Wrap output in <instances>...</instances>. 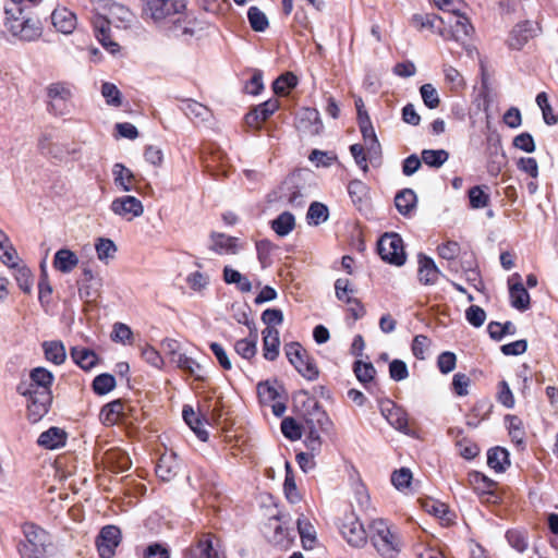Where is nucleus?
Masks as SVG:
<instances>
[{
    "label": "nucleus",
    "mask_w": 558,
    "mask_h": 558,
    "mask_svg": "<svg viewBox=\"0 0 558 558\" xmlns=\"http://www.w3.org/2000/svg\"><path fill=\"white\" fill-rule=\"evenodd\" d=\"M184 0H143V12L155 23H169L174 36L194 35L195 28L185 20Z\"/></svg>",
    "instance_id": "f257e3e1"
},
{
    "label": "nucleus",
    "mask_w": 558,
    "mask_h": 558,
    "mask_svg": "<svg viewBox=\"0 0 558 558\" xmlns=\"http://www.w3.org/2000/svg\"><path fill=\"white\" fill-rule=\"evenodd\" d=\"M23 8H5V25L9 32L24 41H33L40 37L39 22L23 15Z\"/></svg>",
    "instance_id": "f03ea898"
},
{
    "label": "nucleus",
    "mask_w": 558,
    "mask_h": 558,
    "mask_svg": "<svg viewBox=\"0 0 558 558\" xmlns=\"http://www.w3.org/2000/svg\"><path fill=\"white\" fill-rule=\"evenodd\" d=\"M25 542L19 545V553L22 558H39L46 551L49 544L48 533L34 523L23 525Z\"/></svg>",
    "instance_id": "7ed1b4c3"
},
{
    "label": "nucleus",
    "mask_w": 558,
    "mask_h": 558,
    "mask_svg": "<svg viewBox=\"0 0 558 558\" xmlns=\"http://www.w3.org/2000/svg\"><path fill=\"white\" fill-rule=\"evenodd\" d=\"M284 353L289 362L294 366L298 373L307 380H315L319 376V371L313 357L308 355L305 349L299 342H289L284 345Z\"/></svg>",
    "instance_id": "20e7f679"
},
{
    "label": "nucleus",
    "mask_w": 558,
    "mask_h": 558,
    "mask_svg": "<svg viewBox=\"0 0 558 558\" xmlns=\"http://www.w3.org/2000/svg\"><path fill=\"white\" fill-rule=\"evenodd\" d=\"M377 250L381 259L389 264L402 266L405 263L403 241L398 233H385L380 236Z\"/></svg>",
    "instance_id": "39448f33"
},
{
    "label": "nucleus",
    "mask_w": 558,
    "mask_h": 558,
    "mask_svg": "<svg viewBox=\"0 0 558 558\" xmlns=\"http://www.w3.org/2000/svg\"><path fill=\"white\" fill-rule=\"evenodd\" d=\"M53 380L54 376L50 371L38 366L31 371L28 383H21L17 386V392L21 396H27V393H52L51 386Z\"/></svg>",
    "instance_id": "423d86ee"
},
{
    "label": "nucleus",
    "mask_w": 558,
    "mask_h": 558,
    "mask_svg": "<svg viewBox=\"0 0 558 558\" xmlns=\"http://www.w3.org/2000/svg\"><path fill=\"white\" fill-rule=\"evenodd\" d=\"M340 532L343 538L353 547H362L366 544L367 534L364 525L355 513H347L342 519Z\"/></svg>",
    "instance_id": "0eeeda50"
},
{
    "label": "nucleus",
    "mask_w": 558,
    "mask_h": 558,
    "mask_svg": "<svg viewBox=\"0 0 558 558\" xmlns=\"http://www.w3.org/2000/svg\"><path fill=\"white\" fill-rule=\"evenodd\" d=\"M120 543V529L116 525L104 526L96 538V546L99 556L101 558H112L116 554V548Z\"/></svg>",
    "instance_id": "6e6552de"
},
{
    "label": "nucleus",
    "mask_w": 558,
    "mask_h": 558,
    "mask_svg": "<svg viewBox=\"0 0 558 558\" xmlns=\"http://www.w3.org/2000/svg\"><path fill=\"white\" fill-rule=\"evenodd\" d=\"M303 429L323 428L328 429L331 426L327 413L323 410L319 402L314 398H308L306 402V412L303 414Z\"/></svg>",
    "instance_id": "1a4fd4ad"
},
{
    "label": "nucleus",
    "mask_w": 558,
    "mask_h": 558,
    "mask_svg": "<svg viewBox=\"0 0 558 558\" xmlns=\"http://www.w3.org/2000/svg\"><path fill=\"white\" fill-rule=\"evenodd\" d=\"M110 209L114 215L125 218L128 221L141 217L144 214L142 202L131 195L114 198L111 202Z\"/></svg>",
    "instance_id": "9d476101"
},
{
    "label": "nucleus",
    "mask_w": 558,
    "mask_h": 558,
    "mask_svg": "<svg viewBox=\"0 0 558 558\" xmlns=\"http://www.w3.org/2000/svg\"><path fill=\"white\" fill-rule=\"evenodd\" d=\"M47 95L49 98L50 110L54 114H65L68 110V102L72 97L71 89L64 83H52L47 87Z\"/></svg>",
    "instance_id": "9b49d317"
},
{
    "label": "nucleus",
    "mask_w": 558,
    "mask_h": 558,
    "mask_svg": "<svg viewBox=\"0 0 558 558\" xmlns=\"http://www.w3.org/2000/svg\"><path fill=\"white\" fill-rule=\"evenodd\" d=\"M295 128L304 135H318L323 130V122L318 110L302 108L295 118Z\"/></svg>",
    "instance_id": "f8f14e48"
},
{
    "label": "nucleus",
    "mask_w": 558,
    "mask_h": 558,
    "mask_svg": "<svg viewBox=\"0 0 558 558\" xmlns=\"http://www.w3.org/2000/svg\"><path fill=\"white\" fill-rule=\"evenodd\" d=\"M536 35V27L531 21L518 23L510 32L507 45L512 50H521Z\"/></svg>",
    "instance_id": "ddd939ff"
},
{
    "label": "nucleus",
    "mask_w": 558,
    "mask_h": 558,
    "mask_svg": "<svg viewBox=\"0 0 558 558\" xmlns=\"http://www.w3.org/2000/svg\"><path fill=\"white\" fill-rule=\"evenodd\" d=\"M27 413L33 423L40 421L49 411L52 402V393H27Z\"/></svg>",
    "instance_id": "4468645a"
},
{
    "label": "nucleus",
    "mask_w": 558,
    "mask_h": 558,
    "mask_svg": "<svg viewBox=\"0 0 558 558\" xmlns=\"http://www.w3.org/2000/svg\"><path fill=\"white\" fill-rule=\"evenodd\" d=\"M102 279L95 275L90 268H83V278L80 283L78 294L85 301H94L100 294Z\"/></svg>",
    "instance_id": "2eb2a0df"
},
{
    "label": "nucleus",
    "mask_w": 558,
    "mask_h": 558,
    "mask_svg": "<svg viewBox=\"0 0 558 558\" xmlns=\"http://www.w3.org/2000/svg\"><path fill=\"white\" fill-rule=\"evenodd\" d=\"M380 412L392 427L409 434L408 416L403 409L397 407L391 400H386L380 404Z\"/></svg>",
    "instance_id": "dca6fc26"
},
{
    "label": "nucleus",
    "mask_w": 558,
    "mask_h": 558,
    "mask_svg": "<svg viewBox=\"0 0 558 558\" xmlns=\"http://www.w3.org/2000/svg\"><path fill=\"white\" fill-rule=\"evenodd\" d=\"M92 24L95 36L102 47L111 53L117 52L119 50V45L110 38V21L102 15L96 14L92 20Z\"/></svg>",
    "instance_id": "f3484780"
},
{
    "label": "nucleus",
    "mask_w": 558,
    "mask_h": 558,
    "mask_svg": "<svg viewBox=\"0 0 558 558\" xmlns=\"http://www.w3.org/2000/svg\"><path fill=\"white\" fill-rule=\"evenodd\" d=\"M184 422L202 441H207L208 433L205 428L207 420L203 413L196 412L192 405H184L182 411Z\"/></svg>",
    "instance_id": "a211bd4d"
},
{
    "label": "nucleus",
    "mask_w": 558,
    "mask_h": 558,
    "mask_svg": "<svg viewBox=\"0 0 558 558\" xmlns=\"http://www.w3.org/2000/svg\"><path fill=\"white\" fill-rule=\"evenodd\" d=\"M279 108L277 99H269L253 108L245 116V123L251 128H257L262 122L266 121Z\"/></svg>",
    "instance_id": "6ab92c4d"
},
{
    "label": "nucleus",
    "mask_w": 558,
    "mask_h": 558,
    "mask_svg": "<svg viewBox=\"0 0 558 558\" xmlns=\"http://www.w3.org/2000/svg\"><path fill=\"white\" fill-rule=\"evenodd\" d=\"M441 271L435 264L434 259L424 255L418 254V281L424 286H433L435 284L439 277L441 276Z\"/></svg>",
    "instance_id": "aec40b11"
},
{
    "label": "nucleus",
    "mask_w": 558,
    "mask_h": 558,
    "mask_svg": "<svg viewBox=\"0 0 558 558\" xmlns=\"http://www.w3.org/2000/svg\"><path fill=\"white\" fill-rule=\"evenodd\" d=\"M359 128L369 153L377 154L380 151V144L375 133L372 121L366 111L360 110Z\"/></svg>",
    "instance_id": "412c9836"
},
{
    "label": "nucleus",
    "mask_w": 558,
    "mask_h": 558,
    "mask_svg": "<svg viewBox=\"0 0 558 558\" xmlns=\"http://www.w3.org/2000/svg\"><path fill=\"white\" fill-rule=\"evenodd\" d=\"M179 470L180 463L173 452L162 454L156 464V474L163 482L171 481Z\"/></svg>",
    "instance_id": "4be33fe9"
},
{
    "label": "nucleus",
    "mask_w": 558,
    "mask_h": 558,
    "mask_svg": "<svg viewBox=\"0 0 558 558\" xmlns=\"http://www.w3.org/2000/svg\"><path fill=\"white\" fill-rule=\"evenodd\" d=\"M51 21L56 29L63 34H71L76 27V15L66 8L54 9Z\"/></svg>",
    "instance_id": "5701e85b"
},
{
    "label": "nucleus",
    "mask_w": 558,
    "mask_h": 558,
    "mask_svg": "<svg viewBox=\"0 0 558 558\" xmlns=\"http://www.w3.org/2000/svg\"><path fill=\"white\" fill-rule=\"evenodd\" d=\"M280 338L276 327L263 330V355L268 361H275L279 355Z\"/></svg>",
    "instance_id": "b1692460"
},
{
    "label": "nucleus",
    "mask_w": 558,
    "mask_h": 558,
    "mask_svg": "<svg viewBox=\"0 0 558 558\" xmlns=\"http://www.w3.org/2000/svg\"><path fill=\"white\" fill-rule=\"evenodd\" d=\"M239 239L223 233H211V251L218 254L234 255L239 252Z\"/></svg>",
    "instance_id": "393cba45"
},
{
    "label": "nucleus",
    "mask_w": 558,
    "mask_h": 558,
    "mask_svg": "<svg viewBox=\"0 0 558 558\" xmlns=\"http://www.w3.org/2000/svg\"><path fill=\"white\" fill-rule=\"evenodd\" d=\"M66 437L68 435L62 428L53 426L39 435L37 444L52 450L64 446Z\"/></svg>",
    "instance_id": "a878e982"
},
{
    "label": "nucleus",
    "mask_w": 558,
    "mask_h": 558,
    "mask_svg": "<svg viewBox=\"0 0 558 558\" xmlns=\"http://www.w3.org/2000/svg\"><path fill=\"white\" fill-rule=\"evenodd\" d=\"M113 182L122 192L132 191L135 181L134 173L123 163L117 162L112 168Z\"/></svg>",
    "instance_id": "bb28decb"
},
{
    "label": "nucleus",
    "mask_w": 558,
    "mask_h": 558,
    "mask_svg": "<svg viewBox=\"0 0 558 558\" xmlns=\"http://www.w3.org/2000/svg\"><path fill=\"white\" fill-rule=\"evenodd\" d=\"M257 340V328L253 327L251 328V332L247 338L240 339L234 343V350L243 359L251 360L256 355Z\"/></svg>",
    "instance_id": "cd10ccee"
},
{
    "label": "nucleus",
    "mask_w": 558,
    "mask_h": 558,
    "mask_svg": "<svg viewBox=\"0 0 558 558\" xmlns=\"http://www.w3.org/2000/svg\"><path fill=\"white\" fill-rule=\"evenodd\" d=\"M77 255L68 248L57 251L53 258V266L57 270L69 274L78 265Z\"/></svg>",
    "instance_id": "c85d7f7f"
},
{
    "label": "nucleus",
    "mask_w": 558,
    "mask_h": 558,
    "mask_svg": "<svg viewBox=\"0 0 558 558\" xmlns=\"http://www.w3.org/2000/svg\"><path fill=\"white\" fill-rule=\"evenodd\" d=\"M70 354L74 363L84 371L93 368L98 362L97 354L84 347H73Z\"/></svg>",
    "instance_id": "c756f323"
},
{
    "label": "nucleus",
    "mask_w": 558,
    "mask_h": 558,
    "mask_svg": "<svg viewBox=\"0 0 558 558\" xmlns=\"http://www.w3.org/2000/svg\"><path fill=\"white\" fill-rule=\"evenodd\" d=\"M181 109L196 125L206 123L209 109L205 105L195 100H185Z\"/></svg>",
    "instance_id": "7c9ffc66"
},
{
    "label": "nucleus",
    "mask_w": 558,
    "mask_h": 558,
    "mask_svg": "<svg viewBox=\"0 0 558 558\" xmlns=\"http://www.w3.org/2000/svg\"><path fill=\"white\" fill-rule=\"evenodd\" d=\"M43 351L45 359L54 365H61L66 359V352L63 343L58 340L44 341Z\"/></svg>",
    "instance_id": "2f4dec72"
},
{
    "label": "nucleus",
    "mask_w": 558,
    "mask_h": 558,
    "mask_svg": "<svg viewBox=\"0 0 558 558\" xmlns=\"http://www.w3.org/2000/svg\"><path fill=\"white\" fill-rule=\"evenodd\" d=\"M487 464L497 473L505 472L510 465L508 450L501 447L489 449L487 452Z\"/></svg>",
    "instance_id": "473e14b6"
},
{
    "label": "nucleus",
    "mask_w": 558,
    "mask_h": 558,
    "mask_svg": "<svg viewBox=\"0 0 558 558\" xmlns=\"http://www.w3.org/2000/svg\"><path fill=\"white\" fill-rule=\"evenodd\" d=\"M509 294L511 300V305L521 311L524 312L529 310L530 307V294L527 290L524 288L522 282H517L513 284H510L509 287Z\"/></svg>",
    "instance_id": "72a5a7b5"
},
{
    "label": "nucleus",
    "mask_w": 558,
    "mask_h": 558,
    "mask_svg": "<svg viewBox=\"0 0 558 558\" xmlns=\"http://www.w3.org/2000/svg\"><path fill=\"white\" fill-rule=\"evenodd\" d=\"M417 197L413 190L404 189L397 193L395 205L397 210L403 215H409L416 206Z\"/></svg>",
    "instance_id": "f704fd0d"
},
{
    "label": "nucleus",
    "mask_w": 558,
    "mask_h": 558,
    "mask_svg": "<svg viewBox=\"0 0 558 558\" xmlns=\"http://www.w3.org/2000/svg\"><path fill=\"white\" fill-rule=\"evenodd\" d=\"M372 542L384 558H393L398 553L396 537L391 532L380 537H372Z\"/></svg>",
    "instance_id": "c9c22d12"
},
{
    "label": "nucleus",
    "mask_w": 558,
    "mask_h": 558,
    "mask_svg": "<svg viewBox=\"0 0 558 558\" xmlns=\"http://www.w3.org/2000/svg\"><path fill=\"white\" fill-rule=\"evenodd\" d=\"M489 187L487 185H475L468 192L470 207L472 209H482L489 205L490 195L488 193Z\"/></svg>",
    "instance_id": "e433bc0d"
},
{
    "label": "nucleus",
    "mask_w": 558,
    "mask_h": 558,
    "mask_svg": "<svg viewBox=\"0 0 558 558\" xmlns=\"http://www.w3.org/2000/svg\"><path fill=\"white\" fill-rule=\"evenodd\" d=\"M124 404L121 400L107 403L100 411V418L107 425L116 424L123 415Z\"/></svg>",
    "instance_id": "4c0bfd02"
},
{
    "label": "nucleus",
    "mask_w": 558,
    "mask_h": 558,
    "mask_svg": "<svg viewBox=\"0 0 558 558\" xmlns=\"http://www.w3.org/2000/svg\"><path fill=\"white\" fill-rule=\"evenodd\" d=\"M223 280L228 284H236L241 292H250L252 290V283L248 278L230 266H226L223 269Z\"/></svg>",
    "instance_id": "58836bf2"
},
{
    "label": "nucleus",
    "mask_w": 558,
    "mask_h": 558,
    "mask_svg": "<svg viewBox=\"0 0 558 558\" xmlns=\"http://www.w3.org/2000/svg\"><path fill=\"white\" fill-rule=\"evenodd\" d=\"M295 227V218L289 211L281 213L275 220L271 221L272 230L279 236L288 235Z\"/></svg>",
    "instance_id": "ea45409f"
},
{
    "label": "nucleus",
    "mask_w": 558,
    "mask_h": 558,
    "mask_svg": "<svg viewBox=\"0 0 558 558\" xmlns=\"http://www.w3.org/2000/svg\"><path fill=\"white\" fill-rule=\"evenodd\" d=\"M421 159L428 167L440 168L449 159V153L446 149H423Z\"/></svg>",
    "instance_id": "a19ab883"
},
{
    "label": "nucleus",
    "mask_w": 558,
    "mask_h": 558,
    "mask_svg": "<svg viewBox=\"0 0 558 558\" xmlns=\"http://www.w3.org/2000/svg\"><path fill=\"white\" fill-rule=\"evenodd\" d=\"M174 364L189 373L190 375L194 376L196 379H203L205 368L202 366L198 362H196L194 359L189 357L186 355H179L178 359H174Z\"/></svg>",
    "instance_id": "79ce46f5"
},
{
    "label": "nucleus",
    "mask_w": 558,
    "mask_h": 558,
    "mask_svg": "<svg viewBox=\"0 0 558 558\" xmlns=\"http://www.w3.org/2000/svg\"><path fill=\"white\" fill-rule=\"evenodd\" d=\"M174 364L189 373L190 375L194 376L196 379H203L205 368L202 366L198 362H196L194 359L189 357L186 355H179L178 359H174Z\"/></svg>",
    "instance_id": "37998d69"
},
{
    "label": "nucleus",
    "mask_w": 558,
    "mask_h": 558,
    "mask_svg": "<svg viewBox=\"0 0 558 558\" xmlns=\"http://www.w3.org/2000/svg\"><path fill=\"white\" fill-rule=\"evenodd\" d=\"M174 364L189 373L190 375L194 376L196 379H203L205 368L202 366L198 362H196L194 359L189 357L186 355H179L178 359H174Z\"/></svg>",
    "instance_id": "c03bdc74"
},
{
    "label": "nucleus",
    "mask_w": 558,
    "mask_h": 558,
    "mask_svg": "<svg viewBox=\"0 0 558 558\" xmlns=\"http://www.w3.org/2000/svg\"><path fill=\"white\" fill-rule=\"evenodd\" d=\"M281 198H284L288 204L293 207L303 205V195L299 187L291 181H284L280 187Z\"/></svg>",
    "instance_id": "a18cd8bd"
},
{
    "label": "nucleus",
    "mask_w": 558,
    "mask_h": 558,
    "mask_svg": "<svg viewBox=\"0 0 558 558\" xmlns=\"http://www.w3.org/2000/svg\"><path fill=\"white\" fill-rule=\"evenodd\" d=\"M328 207L319 202H313L307 210L306 219L308 225L318 226L328 219Z\"/></svg>",
    "instance_id": "49530a36"
},
{
    "label": "nucleus",
    "mask_w": 558,
    "mask_h": 558,
    "mask_svg": "<svg viewBox=\"0 0 558 558\" xmlns=\"http://www.w3.org/2000/svg\"><path fill=\"white\" fill-rule=\"evenodd\" d=\"M272 521L276 524L274 525V536L271 537V542L281 548H288L293 541V536L288 529H284L281 524L278 523V518H271L270 525H272Z\"/></svg>",
    "instance_id": "de8ad7c7"
},
{
    "label": "nucleus",
    "mask_w": 558,
    "mask_h": 558,
    "mask_svg": "<svg viewBox=\"0 0 558 558\" xmlns=\"http://www.w3.org/2000/svg\"><path fill=\"white\" fill-rule=\"evenodd\" d=\"M106 460L116 472H125L132 465L129 456L121 450H112L108 452Z\"/></svg>",
    "instance_id": "09e8293b"
},
{
    "label": "nucleus",
    "mask_w": 558,
    "mask_h": 558,
    "mask_svg": "<svg viewBox=\"0 0 558 558\" xmlns=\"http://www.w3.org/2000/svg\"><path fill=\"white\" fill-rule=\"evenodd\" d=\"M353 371L359 381L364 384L365 387L369 389L367 387V384L373 381L376 374L374 365L371 362L365 363L362 361H355L353 365Z\"/></svg>",
    "instance_id": "8fccbe9b"
},
{
    "label": "nucleus",
    "mask_w": 558,
    "mask_h": 558,
    "mask_svg": "<svg viewBox=\"0 0 558 558\" xmlns=\"http://www.w3.org/2000/svg\"><path fill=\"white\" fill-rule=\"evenodd\" d=\"M296 524L303 547L305 549L312 548L316 541L313 525L305 518H299Z\"/></svg>",
    "instance_id": "3c124183"
},
{
    "label": "nucleus",
    "mask_w": 558,
    "mask_h": 558,
    "mask_svg": "<svg viewBox=\"0 0 558 558\" xmlns=\"http://www.w3.org/2000/svg\"><path fill=\"white\" fill-rule=\"evenodd\" d=\"M247 19L253 31L265 32L269 25L266 14L257 7H251L247 11Z\"/></svg>",
    "instance_id": "603ef678"
},
{
    "label": "nucleus",
    "mask_w": 558,
    "mask_h": 558,
    "mask_svg": "<svg viewBox=\"0 0 558 558\" xmlns=\"http://www.w3.org/2000/svg\"><path fill=\"white\" fill-rule=\"evenodd\" d=\"M298 85V77L292 72L281 74L272 83V89L277 95H286L289 89Z\"/></svg>",
    "instance_id": "864d4df0"
},
{
    "label": "nucleus",
    "mask_w": 558,
    "mask_h": 558,
    "mask_svg": "<svg viewBox=\"0 0 558 558\" xmlns=\"http://www.w3.org/2000/svg\"><path fill=\"white\" fill-rule=\"evenodd\" d=\"M116 378L111 374H100L96 376L93 380V389L96 395L104 396L116 387Z\"/></svg>",
    "instance_id": "5fc2aeb1"
},
{
    "label": "nucleus",
    "mask_w": 558,
    "mask_h": 558,
    "mask_svg": "<svg viewBox=\"0 0 558 558\" xmlns=\"http://www.w3.org/2000/svg\"><path fill=\"white\" fill-rule=\"evenodd\" d=\"M283 489H284L286 497L290 502L294 504L301 499V497L298 493L294 475H293V472L291 470V465L289 462H286V478H284V483H283Z\"/></svg>",
    "instance_id": "6e6d98bb"
},
{
    "label": "nucleus",
    "mask_w": 558,
    "mask_h": 558,
    "mask_svg": "<svg viewBox=\"0 0 558 558\" xmlns=\"http://www.w3.org/2000/svg\"><path fill=\"white\" fill-rule=\"evenodd\" d=\"M280 427L283 436L292 441L301 439L303 435L302 425L293 417H284Z\"/></svg>",
    "instance_id": "4d7b16f0"
},
{
    "label": "nucleus",
    "mask_w": 558,
    "mask_h": 558,
    "mask_svg": "<svg viewBox=\"0 0 558 558\" xmlns=\"http://www.w3.org/2000/svg\"><path fill=\"white\" fill-rule=\"evenodd\" d=\"M348 193L355 205H362L367 198L368 187L360 180H352L348 185Z\"/></svg>",
    "instance_id": "13d9d810"
},
{
    "label": "nucleus",
    "mask_w": 558,
    "mask_h": 558,
    "mask_svg": "<svg viewBox=\"0 0 558 558\" xmlns=\"http://www.w3.org/2000/svg\"><path fill=\"white\" fill-rule=\"evenodd\" d=\"M469 482L476 490L482 493H490V489L496 485L495 481L477 471L469 473Z\"/></svg>",
    "instance_id": "bf43d9fd"
},
{
    "label": "nucleus",
    "mask_w": 558,
    "mask_h": 558,
    "mask_svg": "<svg viewBox=\"0 0 558 558\" xmlns=\"http://www.w3.org/2000/svg\"><path fill=\"white\" fill-rule=\"evenodd\" d=\"M13 269L20 289L25 293H31L34 280L29 268L26 266H16Z\"/></svg>",
    "instance_id": "052dcab7"
},
{
    "label": "nucleus",
    "mask_w": 558,
    "mask_h": 558,
    "mask_svg": "<svg viewBox=\"0 0 558 558\" xmlns=\"http://www.w3.org/2000/svg\"><path fill=\"white\" fill-rule=\"evenodd\" d=\"M506 420L508 422L509 435L512 441H515L518 445L523 444L525 433L521 418L517 415H507Z\"/></svg>",
    "instance_id": "680f3d73"
},
{
    "label": "nucleus",
    "mask_w": 558,
    "mask_h": 558,
    "mask_svg": "<svg viewBox=\"0 0 558 558\" xmlns=\"http://www.w3.org/2000/svg\"><path fill=\"white\" fill-rule=\"evenodd\" d=\"M95 248L97 252V257L100 260H107L109 258H113L117 246L114 242L110 239L99 238L95 244Z\"/></svg>",
    "instance_id": "e2e57ef3"
},
{
    "label": "nucleus",
    "mask_w": 558,
    "mask_h": 558,
    "mask_svg": "<svg viewBox=\"0 0 558 558\" xmlns=\"http://www.w3.org/2000/svg\"><path fill=\"white\" fill-rule=\"evenodd\" d=\"M420 94H421L424 105L427 108L435 109L439 106L440 99L438 96V92L433 86V84H429V83L423 84L420 88Z\"/></svg>",
    "instance_id": "0e129e2a"
},
{
    "label": "nucleus",
    "mask_w": 558,
    "mask_h": 558,
    "mask_svg": "<svg viewBox=\"0 0 558 558\" xmlns=\"http://www.w3.org/2000/svg\"><path fill=\"white\" fill-rule=\"evenodd\" d=\"M457 16L456 24L453 26V36L457 40L462 37H469L473 32V26L471 25L469 19L461 13L459 10V14H454Z\"/></svg>",
    "instance_id": "69168bd1"
},
{
    "label": "nucleus",
    "mask_w": 558,
    "mask_h": 558,
    "mask_svg": "<svg viewBox=\"0 0 558 558\" xmlns=\"http://www.w3.org/2000/svg\"><path fill=\"white\" fill-rule=\"evenodd\" d=\"M101 94L108 105L114 107L121 106L122 95L114 84L108 82L104 83L101 86Z\"/></svg>",
    "instance_id": "338daca9"
},
{
    "label": "nucleus",
    "mask_w": 558,
    "mask_h": 558,
    "mask_svg": "<svg viewBox=\"0 0 558 558\" xmlns=\"http://www.w3.org/2000/svg\"><path fill=\"white\" fill-rule=\"evenodd\" d=\"M506 538L509 545L519 553L525 551L529 546L527 537L523 532H520L518 530H509L506 533Z\"/></svg>",
    "instance_id": "774afa93"
}]
</instances>
